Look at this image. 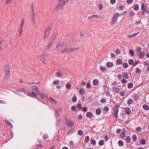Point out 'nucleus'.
Listing matches in <instances>:
<instances>
[{"label":"nucleus","mask_w":149,"mask_h":149,"mask_svg":"<svg viewBox=\"0 0 149 149\" xmlns=\"http://www.w3.org/2000/svg\"><path fill=\"white\" fill-rule=\"evenodd\" d=\"M67 45L63 42H59L56 47V49L58 51H60L61 52H69L75 50L73 48H70L68 49L65 48V47Z\"/></svg>","instance_id":"nucleus-1"},{"label":"nucleus","mask_w":149,"mask_h":149,"mask_svg":"<svg viewBox=\"0 0 149 149\" xmlns=\"http://www.w3.org/2000/svg\"><path fill=\"white\" fill-rule=\"evenodd\" d=\"M69 0H58V5L55 8L56 10H58L60 7H62L65 4L68 2Z\"/></svg>","instance_id":"nucleus-2"},{"label":"nucleus","mask_w":149,"mask_h":149,"mask_svg":"<svg viewBox=\"0 0 149 149\" xmlns=\"http://www.w3.org/2000/svg\"><path fill=\"white\" fill-rule=\"evenodd\" d=\"M65 121L66 124L69 127H72L74 125V122L70 119H68L66 118Z\"/></svg>","instance_id":"nucleus-3"},{"label":"nucleus","mask_w":149,"mask_h":149,"mask_svg":"<svg viewBox=\"0 0 149 149\" xmlns=\"http://www.w3.org/2000/svg\"><path fill=\"white\" fill-rule=\"evenodd\" d=\"M119 16V13H118L115 14L112 18V22L113 24H114L117 21L118 17Z\"/></svg>","instance_id":"nucleus-4"},{"label":"nucleus","mask_w":149,"mask_h":149,"mask_svg":"<svg viewBox=\"0 0 149 149\" xmlns=\"http://www.w3.org/2000/svg\"><path fill=\"white\" fill-rule=\"evenodd\" d=\"M49 34V30L48 29H46L44 31V36L43 38V40H44L47 38Z\"/></svg>","instance_id":"nucleus-5"},{"label":"nucleus","mask_w":149,"mask_h":149,"mask_svg":"<svg viewBox=\"0 0 149 149\" xmlns=\"http://www.w3.org/2000/svg\"><path fill=\"white\" fill-rule=\"evenodd\" d=\"M31 19L32 22L34 24L36 20V14L34 11L32 9L31 13Z\"/></svg>","instance_id":"nucleus-6"},{"label":"nucleus","mask_w":149,"mask_h":149,"mask_svg":"<svg viewBox=\"0 0 149 149\" xmlns=\"http://www.w3.org/2000/svg\"><path fill=\"white\" fill-rule=\"evenodd\" d=\"M10 66L9 65H7L6 66L4 70V72L5 74H10Z\"/></svg>","instance_id":"nucleus-7"},{"label":"nucleus","mask_w":149,"mask_h":149,"mask_svg":"<svg viewBox=\"0 0 149 149\" xmlns=\"http://www.w3.org/2000/svg\"><path fill=\"white\" fill-rule=\"evenodd\" d=\"M39 58L44 63H46V60L45 58V56L43 55H41L38 56Z\"/></svg>","instance_id":"nucleus-8"},{"label":"nucleus","mask_w":149,"mask_h":149,"mask_svg":"<svg viewBox=\"0 0 149 149\" xmlns=\"http://www.w3.org/2000/svg\"><path fill=\"white\" fill-rule=\"evenodd\" d=\"M125 112L126 114L127 115H130L131 113V110L130 109L129 107H126L125 109Z\"/></svg>","instance_id":"nucleus-9"},{"label":"nucleus","mask_w":149,"mask_h":149,"mask_svg":"<svg viewBox=\"0 0 149 149\" xmlns=\"http://www.w3.org/2000/svg\"><path fill=\"white\" fill-rule=\"evenodd\" d=\"M140 33L139 32H138L136 33H134L132 35H129L128 36V38H132L135 37Z\"/></svg>","instance_id":"nucleus-10"},{"label":"nucleus","mask_w":149,"mask_h":149,"mask_svg":"<svg viewBox=\"0 0 149 149\" xmlns=\"http://www.w3.org/2000/svg\"><path fill=\"white\" fill-rule=\"evenodd\" d=\"M86 116L88 118H92L93 116V115L91 112H87L86 114Z\"/></svg>","instance_id":"nucleus-11"},{"label":"nucleus","mask_w":149,"mask_h":149,"mask_svg":"<svg viewBox=\"0 0 149 149\" xmlns=\"http://www.w3.org/2000/svg\"><path fill=\"white\" fill-rule=\"evenodd\" d=\"M133 9L135 10H139V6L137 4H135L133 6Z\"/></svg>","instance_id":"nucleus-12"},{"label":"nucleus","mask_w":149,"mask_h":149,"mask_svg":"<svg viewBox=\"0 0 149 149\" xmlns=\"http://www.w3.org/2000/svg\"><path fill=\"white\" fill-rule=\"evenodd\" d=\"M114 110H116L115 112L113 113V116L115 117L116 118H117L118 117V110L117 109L116 110V109L115 108L114 109Z\"/></svg>","instance_id":"nucleus-13"},{"label":"nucleus","mask_w":149,"mask_h":149,"mask_svg":"<svg viewBox=\"0 0 149 149\" xmlns=\"http://www.w3.org/2000/svg\"><path fill=\"white\" fill-rule=\"evenodd\" d=\"M99 18V17L98 16V15H91V16H89L88 17V19H89L91 18Z\"/></svg>","instance_id":"nucleus-14"},{"label":"nucleus","mask_w":149,"mask_h":149,"mask_svg":"<svg viewBox=\"0 0 149 149\" xmlns=\"http://www.w3.org/2000/svg\"><path fill=\"white\" fill-rule=\"evenodd\" d=\"M10 75V74H5V75L3 77V81H6L7 79L9 77Z\"/></svg>","instance_id":"nucleus-15"},{"label":"nucleus","mask_w":149,"mask_h":149,"mask_svg":"<svg viewBox=\"0 0 149 149\" xmlns=\"http://www.w3.org/2000/svg\"><path fill=\"white\" fill-rule=\"evenodd\" d=\"M145 54V52L144 51L140 52L139 54V58H143L144 57V56Z\"/></svg>","instance_id":"nucleus-16"},{"label":"nucleus","mask_w":149,"mask_h":149,"mask_svg":"<svg viewBox=\"0 0 149 149\" xmlns=\"http://www.w3.org/2000/svg\"><path fill=\"white\" fill-rule=\"evenodd\" d=\"M52 41H50L47 43V44L46 46V48L47 49V50L49 49V47L51 46V44H52Z\"/></svg>","instance_id":"nucleus-17"},{"label":"nucleus","mask_w":149,"mask_h":149,"mask_svg":"<svg viewBox=\"0 0 149 149\" xmlns=\"http://www.w3.org/2000/svg\"><path fill=\"white\" fill-rule=\"evenodd\" d=\"M125 141L127 143H130L131 141L130 137L129 136H127L125 138Z\"/></svg>","instance_id":"nucleus-18"},{"label":"nucleus","mask_w":149,"mask_h":149,"mask_svg":"<svg viewBox=\"0 0 149 149\" xmlns=\"http://www.w3.org/2000/svg\"><path fill=\"white\" fill-rule=\"evenodd\" d=\"M25 89L23 88H22L19 89V90H17L16 92L17 93H19V92H23L24 93H25Z\"/></svg>","instance_id":"nucleus-19"},{"label":"nucleus","mask_w":149,"mask_h":149,"mask_svg":"<svg viewBox=\"0 0 149 149\" xmlns=\"http://www.w3.org/2000/svg\"><path fill=\"white\" fill-rule=\"evenodd\" d=\"M113 65V64L112 63L108 62L107 63V67L110 68L112 67Z\"/></svg>","instance_id":"nucleus-20"},{"label":"nucleus","mask_w":149,"mask_h":149,"mask_svg":"<svg viewBox=\"0 0 149 149\" xmlns=\"http://www.w3.org/2000/svg\"><path fill=\"white\" fill-rule=\"evenodd\" d=\"M90 140V138L89 136H87L85 137L84 139V142L86 143H87Z\"/></svg>","instance_id":"nucleus-21"},{"label":"nucleus","mask_w":149,"mask_h":149,"mask_svg":"<svg viewBox=\"0 0 149 149\" xmlns=\"http://www.w3.org/2000/svg\"><path fill=\"white\" fill-rule=\"evenodd\" d=\"M5 122L8 125L10 126L11 128H13V126L10 121L7 120H5Z\"/></svg>","instance_id":"nucleus-22"},{"label":"nucleus","mask_w":149,"mask_h":149,"mask_svg":"<svg viewBox=\"0 0 149 149\" xmlns=\"http://www.w3.org/2000/svg\"><path fill=\"white\" fill-rule=\"evenodd\" d=\"M101 112V110L100 109H97L95 111V113L97 115H99Z\"/></svg>","instance_id":"nucleus-23"},{"label":"nucleus","mask_w":149,"mask_h":149,"mask_svg":"<svg viewBox=\"0 0 149 149\" xmlns=\"http://www.w3.org/2000/svg\"><path fill=\"white\" fill-rule=\"evenodd\" d=\"M98 81L97 79H94L93 81V84L94 85H97L98 84Z\"/></svg>","instance_id":"nucleus-24"},{"label":"nucleus","mask_w":149,"mask_h":149,"mask_svg":"<svg viewBox=\"0 0 149 149\" xmlns=\"http://www.w3.org/2000/svg\"><path fill=\"white\" fill-rule=\"evenodd\" d=\"M143 109L145 110H149V107L146 104H145L143 105Z\"/></svg>","instance_id":"nucleus-25"},{"label":"nucleus","mask_w":149,"mask_h":149,"mask_svg":"<svg viewBox=\"0 0 149 149\" xmlns=\"http://www.w3.org/2000/svg\"><path fill=\"white\" fill-rule=\"evenodd\" d=\"M140 143L142 145H144L146 144V142L145 139L143 138H141L140 140Z\"/></svg>","instance_id":"nucleus-26"},{"label":"nucleus","mask_w":149,"mask_h":149,"mask_svg":"<svg viewBox=\"0 0 149 149\" xmlns=\"http://www.w3.org/2000/svg\"><path fill=\"white\" fill-rule=\"evenodd\" d=\"M65 86L66 89H69L70 88L71 85L70 83H67L66 84Z\"/></svg>","instance_id":"nucleus-27"},{"label":"nucleus","mask_w":149,"mask_h":149,"mask_svg":"<svg viewBox=\"0 0 149 149\" xmlns=\"http://www.w3.org/2000/svg\"><path fill=\"white\" fill-rule=\"evenodd\" d=\"M79 92L80 94L82 95H83L84 93V89L83 88H81L79 90Z\"/></svg>","instance_id":"nucleus-28"},{"label":"nucleus","mask_w":149,"mask_h":149,"mask_svg":"<svg viewBox=\"0 0 149 149\" xmlns=\"http://www.w3.org/2000/svg\"><path fill=\"white\" fill-rule=\"evenodd\" d=\"M122 63V61L121 59H117L116 61V64L118 65L121 64Z\"/></svg>","instance_id":"nucleus-29"},{"label":"nucleus","mask_w":149,"mask_h":149,"mask_svg":"<svg viewBox=\"0 0 149 149\" xmlns=\"http://www.w3.org/2000/svg\"><path fill=\"white\" fill-rule=\"evenodd\" d=\"M133 86V84L132 83H129L128 86H127V87L129 89H130L132 88Z\"/></svg>","instance_id":"nucleus-30"},{"label":"nucleus","mask_w":149,"mask_h":149,"mask_svg":"<svg viewBox=\"0 0 149 149\" xmlns=\"http://www.w3.org/2000/svg\"><path fill=\"white\" fill-rule=\"evenodd\" d=\"M120 137L121 138H124L125 137L126 134L125 132H122L120 134Z\"/></svg>","instance_id":"nucleus-31"},{"label":"nucleus","mask_w":149,"mask_h":149,"mask_svg":"<svg viewBox=\"0 0 149 149\" xmlns=\"http://www.w3.org/2000/svg\"><path fill=\"white\" fill-rule=\"evenodd\" d=\"M124 78H125L128 79L129 78V76L127 73H124L123 75Z\"/></svg>","instance_id":"nucleus-32"},{"label":"nucleus","mask_w":149,"mask_h":149,"mask_svg":"<svg viewBox=\"0 0 149 149\" xmlns=\"http://www.w3.org/2000/svg\"><path fill=\"white\" fill-rule=\"evenodd\" d=\"M113 89L115 90L116 91L117 93H119L120 91V88L117 87L113 88Z\"/></svg>","instance_id":"nucleus-33"},{"label":"nucleus","mask_w":149,"mask_h":149,"mask_svg":"<svg viewBox=\"0 0 149 149\" xmlns=\"http://www.w3.org/2000/svg\"><path fill=\"white\" fill-rule=\"evenodd\" d=\"M129 53H130V54L132 56H134V51L132 49L130 50L129 51Z\"/></svg>","instance_id":"nucleus-34"},{"label":"nucleus","mask_w":149,"mask_h":149,"mask_svg":"<svg viewBox=\"0 0 149 149\" xmlns=\"http://www.w3.org/2000/svg\"><path fill=\"white\" fill-rule=\"evenodd\" d=\"M62 75V73L60 72H57L56 73V76L58 77H61Z\"/></svg>","instance_id":"nucleus-35"},{"label":"nucleus","mask_w":149,"mask_h":149,"mask_svg":"<svg viewBox=\"0 0 149 149\" xmlns=\"http://www.w3.org/2000/svg\"><path fill=\"white\" fill-rule=\"evenodd\" d=\"M132 137L134 141H136L137 139L136 136L135 134L132 135Z\"/></svg>","instance_id":"nucleus-36"},{"label":"nucleus","mask_w":149,"mask_h":149,"mask_svg":"<svg viewBox=\"0 0 149 149\" xmlns=\"http://www.w3.org/2000/svg\"><path fill=\"white\" fill-rule=\"evenodd\" d=\"M72 101L73 102H75L77 101V98L75 96H74L72 98Z\"/></svg>","instance_id":"nucleus-37"},{"label":"nucleus","mask_w":149,"mask_h":149,"mask_svg":"<svg viewBox=\"0 0 149 149\" xmlns=\"http://www.w3.org/2000/svg\"><path fill=\"white\" fill-rule=\"evenodd\" d=\"M91 142L92 144L93 145H95L96 144V141L93 139H91Z\"/></svg>","instance_id":"nucleus-38"},{"label":"nucleus","mask_w":149,"mask_h":149,"mask_svg":"<svg viewBox=\"0 0 149 149\" xmlns=\"http://www.w3.org/2000/svg\"><path fill=\"white\" fill-rule=\"evenodd\" d=\"M118 143L120 146H122L123 145V143L122 141H119Z\"/></svg>","instance_id":"nucleus-39"},{"label":"nucleus","mask_w":149,"mask_h":149,"mask_svg":"<svg viewBox=\"0 0 149 149\" xmlns=\"http://www.w3.org/2000/svg\"><path fill=\"white\" fill-rule=\"evenodd\" d=\"M127 102L128 104H131L133 103V100L131 99H130L127 101Z\"/></svg>","instance_id":"nucleus-40"},{"label":"nucleus","mask_w":149,"mask_h":149,"mask_svg":"<svg viewBox=\"0 0 149 149\" xmlns=\"http://www.w3.org/2000/svg\"><path fill=\"white\" fill-rule=\"evenodd\" d=\"M4 40L3 38H1L0 39V45H2V43L4 41Z\"/></svg>","instance_id":"nucleus-41"},{"label":"nucleus","mask_w":149,"mask_h":149,"mask_svg":"<svg viewBox=\"0 0 149 149\" xmlns=\"http://www.w3.org/2000/svg\"><path fill=\"white\" fill-rule=\"evenodd\" d=\"M136 72L137 73H139L141 72V69L139 68H136Z\"/></svg>","instance_id":"nucleus-42"},{"label":"nucleus","mask_w":149,"mask_h":149,"mask_svg":"<svg viewBox=\"0 0 149 149\" xmlns=\"http://www.w3.org/2000/svg\"><path fill=\"white\" fill-rule=\"evenodd\" d=\"M134 63V61L133 59H131L129 61V63L131 65H133Z\"/></svg>","instance_id":"nucleus-43"},{"label":"nucleus","mask_w":149,"mask_h":149,"mask_svg":"<svg viewBox=\"0 0 149 149\" xmlns=\"http://www.w3.org/2000/svg\"><path fill=\"white\" fill-rule=\"evenodd\" d=\"M100 69L102 72L106 70L105 68V67H103L102 66H101L100 67Z\"/></svg>","instance_id":"nucleus-44"},{"label":"nucleus","mask_w":149,"mask_h":149,"mask_svg":"<svg viewBox=\"0 0 149 149\" xmlns=\"http://www.w3.org/2000/svg\"><path fill=\"white\" fill-rule=\"evenodd\" d=\"M40 96L42 98H44L45 97V95L42 93H41L39 94Z\"/></svg>","instance_id":"nucleus-45"},{"label":"nucleus","mask_w":149,"mask_h":149,"mask_svg":"<svg viewBox=\"0 0 149 149\" xmlns=\"http://www.w3.org/2000/svg\"><path fill=\"white\" fill-rule=\"evenodd\" d=\"M104 143V141L102 140H101L99 142V144L100 146H102Z\"/></svg>","instance_id":"nucleus-46"},{"label":"nucleus","mask_w":149,"mask_h":149,"mask_svg":"<svg viewBox=\"0 0 149 149\" xmlns=\"http://www.w3.org/2000/svg\"><path fill=\"white\" fill-rule=\"evenodd\" d=\"M86 87L88 88H91V84L89 82H88L86 86Z\"/></svg>","instance_id":"nucleus-47"},{"label":"nucleus","mask_w":149,"mask_h":149,"mask_svg":"<svg viewBox=\"0 0 149 149\" xmlns=\"http://www.w3.org/2000/svg\"><path fill=\"white\" fill-rule=\"evenodd\" d=\"M13 0H6V3L7 4H9Z\"/></svg>","instance_id":"nucleus-48"},{"label":"nucleus","mask_w":149,"mask_h":149,"mask_svg":"<svg viewBox=\"0 0 149 149\" xmlns=\"http://www.w3.org/2000/svg\"><path fill=\"white\" fill-rule=\"evenodd\" d=\"M78 134L79 135H81L83 134V131L81 130H79L78 132Z\"/></svg>","instance_id":"nucleus-49"},{"label":"nucleus","mask_w":149,"mask_h":149,"mask_svg":"<svg viewBox=\"0 0 149 149\" xmlns=\"http://www.w3.org/2000/svg\"><path fill=\"white\" fill-rule=\"evenodd\" d=\"M43 137L44 139H46L48 137V136L47 134H45L43 135Z\"/></svg>","instance_id":"nucleus-50"},{"label":"nucleus","mask_w":149,"mask_h":149,"mask_svg":"<svg viewBox=\"0 0 149 149\" xmlns=\"http://www.w3.org/2000/svg\"><path fill=\"white\" fill-rule=\"evenodd\" d=\"M32 89L33 90H36L37 89V87L36 86H33L31 87Z\"/></svg>","instance_id":"nucleus-51"},{"label":"nucleus","mask_w":149,"mask_h":149,"mask_svg":"<svg viewBox=\"0 0 149 149\" xmlns=\"http://www.w3.org/2000/svg\"><path fill=\"white\" fill-rule=\"evenodd\" d=\"M123 66L125 68H127L128 67V65L127 63H124L123 64Z\"/></svg>","instance_id":"nucleus-52"},{"label":"nucleus","mask_w":149,"mask_h":149,"mask_svg":"<svg viewBox=\"0 0 149 149\" xmlns=\"http://www.w3.org/2000/svg\"><path fill=\"white\" fill-rule=\"evenodd\" d=\"M24 24V21L23 20L22 21V22H21V26H20V28H21V29H22L23 28Z\"/></svg>","instance_id":"nucleus-53"},{"label":"nucleus","mask_w":149,"mask_h":149,"mask_svg":"<svg viewBox=\"0 0 149 149\" xmlns=\"http://www.w3.org/2000/svg\"><path fill=\"white\" fill-rule=\"evenodd\" d=\"M103 8V6L102 4H99L98 6V8L100 10H101Z\"/></svg>","instance_id":"nucleus-54"},{"label":"nucleus","mask_w":149,"mask_h":149,"mask_svg":"<svg viewBox=\"0 0 149 149\" xmlns=\"http://www.w3.org/2000/svg\"><path fill=\"white\" fill-rule=\"evenodd\" d=\"M77 107L79 109H82V106L81 104H78L77 105Z\"/></svg>","instance_id":"nucleus-55"},{"label":"nucleus","mask_w":149,"mask_h":149,"mask_svg":"<svg viewBox=\"0 0 149 149\" xmlns=\"http://www.w3.org/2000/svg\"><path fill=\"white\" fill-rule=\"evenodd\" d=\"M104 110L105 111L107 112L109 110V108L107 107H105L104 108Z\"/></svg>","instance_id":"nucleus-56"},{"label":"nucleus","mask_w":149,"mask_h":149,"mask_svg":"<svg viewBox=\"0 0 149 149\" xmlns=\"http://www.w3.org/2000/svg\"><path fill=\"white\" fill-rule=\"evenodd\" d=\"M137 51L139 52H141V47H138L137 48Z\"/></svg>","instance_id":"nucleus-57"},{"label":"nucleus","mask_w":149,"mask_h":149,"mask_svg":"<svg viewBox=\"0 0 149 149\" xmlns=\"http://www.w3.org/2000/svg\"><path fill=\"white\" fill-rule=\"evenodd\" d=\"M145 8V5L144 3H142L141 4V9L142 10H144Z\"/></svg>","instance_id":"nucleus-58"},{"label":"nucleus","mask_w":149,"mask_h":149,"mask_svg":"<svg viewBox=\"0 0 149 149\" xmlns=\"http://www.w3.org/2000/svg\"><path fill=\"white\" fill-rule=\"evenodd\" d=\"M59 81L58 80H56V81H54L53 84H57L58 83H59Z\"/></svg>","instance_id":"nucleus-59"},{"label":"nucleus","mask_w":149,"mask_h":149,"mask_svg":"<svg viewBox=\"0 0 149 149\" xmlns=\"http://www.w3.org/2000/svg\"><path fill=\"white\" fill-rule=\"evenodd\" d=\"M49 99L50 100H52L53 102H54L56 104L57 103V102L56 101L54 100L53 98L52 97H50L49 98Z\"/></svg>","instance_id":"nucleus-60"},{"label":"nucleus","mask_w":149,"mask_h":149,"mask_svg":"<svg viewBox=\"0 0 149 149\" xmlns=\"http://www.w3.org/2000/svg\"><path fill=\"white\" fill-rule=\"evenodd\" d=\"M133 1V0H127V3L128 4L131 3Z\"/></svg>","instance_id":"nucleus-61"},{"label":"nucleus","mask_w":149,"mask_h":149,"mask_svg":"<svg viewBox=\"0 0 149 149\" xmlns=\"http://www.w3.org/2000/svg\"><path fill=\"white\" fill-rule=\"evenodd\" d=\"M116 0H111V3L112 4H113L115 3Z\"/></svg>","instance_id":"nucleus-62"},{"label":"nucleus","mask_w":149,"mask_h":149,"mask_svg":"<svg viewBox=\"0 0 149 149\" xmlns=\"http://www.w3.org/2000/svg\"><path fill=\"white\" fill-rule=\"evenodd\" d=\"M71 108L72 111H74L76 110V107L74 106H72Z\"/></svg>","instance_id":"nucleus-63"},{"label":"nucleus","mask_w":149,"mask_h":149,"mask_svg":"<svg viewBox=\"0 0 149 149\" xmlns=\"http://www.w3.org/2000/svg\"><path fill=\"white\" fill-rule=\"evenodd\" d=\"M106 101V99L104 98H102L101 100V102L102 103H104Z\"/></svg>","instance_id":"nucleus-64"}]
</instances>
